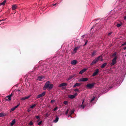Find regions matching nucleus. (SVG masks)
<instances>
[{"label":"nucleus","mask_w":126,"mask_h":126,"mask_svg":"<svg viewBox=\"0 0 126 126\" xmlns=\"http://www.w3.org/2000/svg\"><path fill=\"white\" fill-rule=\"evenodd\" d=\"M53 87V84H51L50 81H47L45 83L43 89L44 90H46L47 89H52Z\"/></svg>","instance_id":"f257e3e1"},{"label":"nucleus","mask_w":126,"mask_h":126,"mask_svg":"<svg viewBox=\"0 0 126 126\" xmlns=\"http://www.w3.org/2000/svg\"><path fill=\"white\" fill-rule=\"evenodd\" d=\"M101 57V56H99L98 57L96 58L92 62L90 65H92L95 64L97 62H98L99 60V59Z\"/></svg>","instance_id":"f03ea898"},{"label":"nucleus","mask_w":126,"mask_h":126,"mask_svg":"<svg viewBox=\"0 0 126 126\" xmlns=\"http://www.w3.org/2000/svg\"><path fill=\"white\" fill-rule=\"evenodd\" d=\"M117 58L116 56L112 60V62L110 63V65L112 66L115 64L116 63V60Z\"/></svg>","instance_id":"7ed1b4c3"},{"label":"nucleus","mask_w":126,"mask_h":126,"mask_svg":"<svg viewBox=\"0 0 126 126\" xmlns=\"http://www.w3.org/2000/svg\"><path fill=\"white\" fill-rule=\"evenodd\" d=\"M95 84V83H92L88 84L87 85L86 87L89 88H92L94 86Z\"/></svg>","instance_id":"20e7f679"},{"label":"nucleus","mask_w":126,"mask_h":126,"mask_svg":"<svg viewBox=\"0 0 126 126\" xmlns=\"http://www.w3.org/2000/svg\"><path fill=\"white\" fill-rule=\"evenodd\" d=\"M45 94L46 92H43L42 93L38 95L37 97V98H39L42 97L44 96L45 95Z\"/></svg>","instance_id":"39448f33"},{"label":"nucleus","mask_w":126,"mask_h":126,"mask_svg":"<svg viewBox=\"0 0 126 126\" xmlns=\"http://www.w3.org/2000/svg\"><path fill=\"white\" fill-rule=\"evenodd\" d=\"M79 47H75L73 51L72 52V54H74L76 53L77 51L80 48Z\"/></svg>","instance_id":"423d86ee"},{"label":"nucleus","mask_w":126,"mask_h":126,"mask_svg":"<svg viewBox=\"0 0 126 126\" xmlns=\"http://www.w3.org/2000/svg\"><path fill=\"white\" fill-rule=\"evenodd\" d=\"M88 79V78H81L80 79L79 81H87Z\"/></svg>","instance_id":"0eeeda50"},{"label":"nucleus","mask_w":126,"mask_h":126,"mask_svg":"<svg viewBox=\"0 0 126 126\" xmlns=\"http://www.w3.org/2000/svg\"><path fill=\"white\" fill-rule=\"evenodd\" d=\"M99 70L98 69H96L95 71L94 72V73L92 75L93 76H94L97 75L99 72Z\"/></svg>","instance_id":"6e6552de"},{"label":"nucleus","mask_w":126,"mask_h":126,"mask_svg":"<svg viewBox=\"0 0 126 126\" xmlns=\"http://www.w3.org/2000/svg\"><path fill=\"white\" fill-rule=\"evenodd\" d=\"M12 95L11 94L10 96H7L5 98L6 100L7 101H10L11 100V96Z\"/></svg>","instance_id":"1a4fd4ad"},{"label":"nucleus","mask_w":126,"mask_h":126,"mask_svg":"<svg viewBox=\"0 0 126 126\" xmlns=\"http://www.w3.org/2000/svg\"><path fill=\"white\" fill-rule=\"evenodd\" d=\"M87 68H85L83 69L79 72V73L80 74H82L83 73L86 71L87 70Z\"/></svg>","instance_id":"9d476101"},{"label":"nucleus","mask_w":126,"mask_h":126,"mask_svg":"<svg viewBox=\"0 0 126 126\" xmlns=\"http://www.w3.org/2000/svg\"><path fill=\"white\" fill-rule=\"evenodd\" d=\"M77 63V61L76 60H73L71 62V64L75 65L76 64V63Z\"/></svg>","instance_id":"9b49d317"},{"label":"nucleus","mask_w":126,"mask_h":126,"mask_svg":"<svg viewBox=\"0 0 126 126\" xmlns=\"http://www.w3.org/2000/svg\"><path fill=\"white\" fill-rule=\"evenodd\" d=\"M67 85V84L66 83H62L59 85V87H61L63 86H66Z\"/></svg>","instance_id":"f8f14e48"},{"label":"nucleus","mask_w":126,"mask_h":126,"mask_svg":"<svg viewBox=\"0 0 126 126\" xmlns=\"http://www.w3.org/2000/svg\"><path fill=\"white\" fill-rule=\"evenodd\" d=\"M30 95H29L27 96H26L24 97H22L21 98V100H25L26 99H28L29 98V97H30Z\"/></svg>","instance_id":"ddd939ff"},{"label":"nucleus","mask_w":126,"mask_h":126,"mask_svg":"<svg viewBox=\"0 0 126 126\" xmlns=\"http://www.w3.org/2000/svg\"><path fill=\"white\" fill-rule=\"evenodd\" d=\"M75 76V75H73L71 76H70L69 78L67 79V81H68L71 79H72L74 76Z\"/></svg>","instance_id":"4468645a"},{"label":"nucleus","mask_w":126,"mask_h":126,"mask_svg":"<svg viewBox=\"0 0 126 126\" xmlns=\"http://www.w3.org/2000/svg\"><path fill=\"white\" fill-rule=\"evenodd\" d=\"M68 97L71 99H73L75 97V96L74 95H68Z\"/></svg>","instance_id":"2eb2a0df"},{"label":"nucleus","mask_w":126,"mask_h":126,"mask_svg":"<svg viewBox=\"0 0 126 126\" xmlns=\"http://www.w3.org/2000/svg\"><path fill=\"white\" fill-rule=\"evenodd\" d=\"M17 7V5H12V8L13 10H15Z\"/></svg>","instance_id":"dca6fc26"},{"label":"nucleus","mask_w":126,"mask_h":126,"mask_svg":"<svg viewBox=\"0 0 126 126\" xmlns=\"http://www.w3.org/2000/svg\"><path fill=\"white\" fill-rule=\"evenodd\" d=\"M84 102V100H83L82 102V105L80 106L79 107L80 108H82L83 109H84L85 107V106L83 105V104Z\"/></svg>","instance_id":"f3484780"},{"label":"nucleus","mask_w":126,"mask_h":126,"mask_svg":"<svg viewBox=\"0 0 126 126\" xmlns=\"http://www.w3.org/2000/svg\"><path fill=\"white\" fill-rule=\"evenodd\" d=\"M81 85L80 83H76L73 86V87H75L77 86H79Z\"/></svg>","instance_id":"a211bd4d"},{"label":"nucleus","mask_w":126,"mask_h":126,"mask_svg":"<svg viewBox=\"0 0 126 126\" xmlns=\"http://www.w3.org/2000/svg\"><path fill=\"white\" fill-rule=\"evenodd\" d=\"M97 51H94L92 54V56L93 57L95 55Z\"/></svg>","instance_id":"6ab92c4d"},{"label":"nucleus","mask_w":126,"mask_h":126,"mask_svg":"<svg viewBox=\"0 0 126 126\" xmlns=\"http://www.w3.org/2000/svg\"><path fill=\"white\" fill-rule=\"evenodd\" d=\"M15 123V119L13 120L12 121V123L11 124V126H13Z\"/></svg>","instance_id":"aec40b11"},{"label":"nucleus","mask_w":126,"mask_h":126,"mask_svg":"<svg viewBox=\"0 0 126 126\" xmlns=\"http://www.w3.org/2000/svg\"><path fill=\"white\" fill-rule=\"evenodd\" d=\"M44 77L42 76H41L38 77V79L39 81H41Z\"/></svg>","instance_id":"412c9836"},{"label":"nucleus","mask_w":126,"mask_h":126,"mask_svg":"<svg viewBox=\"0 0 126 126\" xmlns=\"http://www.w3.org/2000/svg\"><path fill=\"white\" fill-rule=\"evenodd\" d=\"M6 0H4L3 2L1 3L0 4L1 5H4L6 3Z\"/></svg>","instance_id":"4be33fe9"},{"label":"nucleus","mask_w":126,"mask_h":126,"mask_svg":"<svg viewBox=\"0 0 126 126\" xmlns=\"http://www.w3.org/2000/svg\"><path fill=\"white\" fill-rule=\"evenodd\" d=\"M107 64V63H105L104 64H102L101 66V67L102 68H103Z\"/></svg>","instance_id":"5701e85b"},{"label":"nucleus","mask_w":126,"mask_h":126,"mask_svg":"<svg viewBox=\"0 0 126 126\" xmlns=\"http://www.w3.org/2000/svg\"><path fill=\"white\" fill-rule=\"evenodd\" d=\"M122 23H120V24H117V27H119L120 26H121L122 25Z\"/></svg>","instance_id":"b1692460"},{"label":"nucleus","mask_w":126,"mask_h":126,"mask_svg":"<svg viewBox=\"0 0 126 126\" xmlns=\"http://www.w3.org/2000/svg\"><path fill=\"white\" fill-rule=\"evenodd\" d=\"M58 117H56L55 119L54 120V121L56 123L57 122L58 120Z\"/></svg>","instance_id":"393cba45"},{"label":"nucleus","mask_w":126,"mask_h":126,"mask_svg":"<svg viewBox=\"0 0 126 126\" xmlns=\"http://www.w3.org/2000/svg\"><path fill=\"white\" fill-rule=\"evenodd\" d=\"M36 105V104H34V105H32L30 107V108H33Z\"/></svg>","instance_id":"a878e982"},{"label":"nucleus","mask_w":126,"mask_h":126,"mask_svg":"<svg viewBox=\"0 0 126 126\" xmlns=\"http://www.w3.org/2000/svg\"><path fill=\"white\" fill-rule=\"evenodd\" d=\"M74 112V111L73 110H71L70 112V115L69 116H70Z\"/></svg>","instance_id":"bb28decb"},{"label":"nucleus","mask_w":126,"mask_h":126,"mask_svg":"<svg viewBox=\"0 0 126 126\" xmlns=\"http://www.w3.org/2000/svg\"><path fill=\"white\" fill-rule=\"evenodd\" d=\"M68 101H65L63 103H64V104H65V105H67L68 104Z\"/></svg>","instance_id":"cd10ccee"},{"label":"nucleus","mask_w":126,"mask_h":126,"mask_svg":"<svg viewBox=\"0 0 126 126\" xmlns=\"http://www.w3.org/2000/svg\"><path fill=\"white\" fill-rule=\"evenodd\" d=\"M33 124V123L32 122V121H31L29 124V125H32Z\"/></svg>","instance_id":"c85d7f7f"},{"label":"nucleus","mask_w":126,"mask_h":126,"mask_svg":"<svg viewBox=\"0 0 126 126\" xmlns=\"http://www.w3.org/2000/svg\"><path fill=\"white\" fill-rule=\"evenodd\" d=\"M4 116V114L3 113H0V117Z\"/></svg>","instance_id":"c756f323"},{"label":"nucleus","mask_w":126,"mask_h":126,"mask_svg":"<svg viewBox=\"0 0 126 126\" xmlns=\"http://www.w3.org/2000/svg\"><path fill=\"white\" fill-rule=\"evenodd\" d=\"M20 105V103H19L17 106L14 107V108L16 109Z\"/></svg>","instance_id":"7c9ffc66"},{"label":"nucleus","mask_w":126,"mask_h":126,"mask_svg":"<svg viewBox=\"0 0 126 126\" xmlns=\"http://www.w3.org/2000/svg\"><path fill=\"white\" fill-rule=\"evenodd\" d=\"M58 109V107H56L53 110H54V111L56 110H57Z\"/></svg>","instance_id":"2f4dec72"},{"label":"nucleus","mask_w":126,"mask_h":126,"mask_svg":"<svg viewBox=\"0 0 126 126\" xmlns=\"http://www.w3.org/2000/svg\"><path fill=\"white\" fill-rule=\"evenodd\" d=\"M35 117L36 118L38 119L39 120H40V117L39 116H35Z\"/></svg>","instance_id":"473e14b6"},{"label":"nucleus","mask_w":126,"mask_h":126,"mask_svg":"<svg viewBox=\"0 0 126 126\" xmlns=\"http://www.w3.org/2000/svg\"><path fill=\"white\" fill-rule=\"evenodd\" d=\"M45 115L47 117H48L49 115L48 113H47L45 114Z\"/></svg>","instance_id":"72a5a7b5"},{"label":"nucleus","mask_w":126,"mask_h":126,"mask_svg":"<svg viewBox=\"0 0 126 126\" xmlns=\"http://www.w3.org/2000/svg\"><path fill=\"white\" fill-rule=\"evenodd\" d=\"M42 122V121H41L38 123V125H40L41 124Z\"/></svg>","instance_id":"f704fd0d"},{"label":"nucleus","mask_w":126,"mask_h":126,"mask_svg":"<svg viewBox=\"0 0 126 126\" xmlns=\"http://www.w3.org/2000/svg\"><path fill=\"white\" fill-rule=\"evenodd\" d=\"M95 98V97H94L92 99H91V102H92V101H93V100H94Z\"/></svg>","instance_id":"c9c22d12"},{"label":"nucleus","mask_w":126,"mask_h":126,"mask_svg":"<svg viewBox=\"0 0 126 126\" xmlns=\"http://www.w3.org/2000/svg\"><path fill=\"white\" fill-rule=\"evenodd\" d=\"M15 109L14 108V107H13V108H12L11 109V111H14Z\"/></svg>","instance_id":"e433bc0d"},{"label":"nucleus","mask_w":126,"mask_h":126,"mask_svg":"<svg viewBox=\"0 0 126 126\" xmlns=\"http://www.w3.org/2000/svg\"><path fill=\"white\" fill-rule=\"evenodd\" d=\"M69 109H67L66 112V115H67V114H68V111H69Z\"/></svg>","instance_id":"4c0bfd02"},{"label":"nucleus","mask_w":126,"mask_h":126,"mask_svg":"<svg viewBox=\"0 0 126 126\" xmlns=\"http://www.w3.org/2000/svg\"><path fill=\"white\" fill-rule=\"evenodd\" d=\"M126 45V42H125L124 44H122V45H121V46H124V45Z\"/></svg>","instance_id":"58836bf2"},{"label":"nucleus","mask_w":126,"mask_h":126,"mask_svg":"<svg viewBox=\"0 0 126 126\" xmlns=\"http://www.w3.org/2000/svg\"><path fill=\"white\" fill-rule=\"evenodd\" d=\"M101 56V57L100 58L99 60L100 59L101 61H103V59L102 57V56Z\"/></svg>","instance_id":"ea45409f"},{"label":"nucleus","mask_w":126,"mask_h":126,"mask_svg":"<svg viewBox=\"0 0 126 126\" xmlns=\"http://www.w3.org/2000/svg\"><path fill=\"white\" fill-rule=\"evenodd\" d=\"M74 91L75 92H77V91L78 92V91H79V90L78 89H75Z\"/></svg>","instance_id":"a19ab883"},{"label":"nucleus","mask_w":126,"mask_h":126,"mask_svg":"<svg viewBox=\"0 0 126 126\" xmlns=\"http://www.w3.org/2000/svg\"><path fill=\"white\" fill-rule=\"evenodd\" d=\"M77 93H75V94L74 95V96H75V97L77 95Z\"/></svg>","instance_id":"79ce46f5"},{"label":"nucleus","mask_w":126,"mask_h":126,"mask_svg":"<svg viewBox=\"0 0 126 126\" xmlns=\"http://www.w3.org/2000/svg\"><path fill=\"white\" fill-rule=\"evenodd\" d=\"M55 101L54 100H51V103H52L53 102H54Z\"/></svg>","instance_id":"37998d69"},{"label":"nucleus","mask_w":126,"mask_h":126,"mask_svg":"<svg viewBox=\"0 0 126 126\" xmlns=\"http://www.w3.org/2000/svg\"><path fill=\"white\" fill-rule=\"evenodd\" d=\"M116 53H115L113 54V56H116Z\"/></svg>","instance_id":"c03bdc74"},{"label":"nucleus","mask_w":126,"mask_h":126,"mask_svg":"<svg viewBox=\"0 0 126 126\" xmlns=\"http://www.w3.org/2000/svg\"><path fill=\"white\" fill-rule=\"evenodd\" d=\"M112 33V32H110L108 34V35L109 36H110V35Z\"/></svg>","instance_id":"a18cd8bd"},{"label":"nucleus","mask_w":126,"mask_h":126,"mask_svg":"<svg viewBox=\"0 0 126 126\" xmlns=\"http://www.w3.org/2000/svg\"><path fill=\"white\" fill-rule=\"evenodd\" d=\"M124 19H125V20L126 19V16H125L124 17Z\"/></svg>","instance_id":"49530a36"},{"label":"nucleus","mask_w":126,"mask_h":126,"mask_svg":"<svg viewBox=\"0 0 126 126\" xmlns=\"http://www.w3.org/2000/svg\"><path fill=\"white\" fill-rule=\"evenodd\" d=\"M124 49L125 50L126 49V47H125L124 48Z\"/></svg>","instance_id":"de8ad7c7"},{"label":"nucleus","mask_w":126,"mask_h":126,"mask_svg":"<svg viewBox=\"0 0 126 126\" xmlns=\"http://www.w3.org/2000/svg\"><path fill=\"white\" fill-rule=\"evenodd\" d=\"M27 111L28 112H29L30 111V110H28Z\"/></svg>","instance_id":"09e8293b"},{"label":"nucleus","mask_w":126,"mask_h":126,"mask_svg":"<svg viewBox=\"0 0 126 126\" xmlns=\"http://www.w3.org/2000/svg\"><path fill=\"white\" fill-rule=\"evenodd\" d=\"M56 4H54L53 5V6H54V5H56Z\"/></svg>","instance_id":"8fccbe9b"},{"label":"nucleus","mask_w":126,"mask_h":126,"mask_svg":"<svg viewBox=\"0 0 126 126\" xmlns=\"http://www.w3.org/2000/svg\"><path fill=\"white\" fill-rule=\"evenodd\" d=\"M40 120H39V119H38V120L37 121V122L39 121Z\"/></svg>","instance_id":"3c124183"},{"label":"nucleus","mask_w":126,"mask_h":126,"mask_svg":"<svg viewBox=\"0 0 126 126\" xmlns=\"http://www.w3.org/2000/svg\"><path fill=\"white\" fill-rule=\"evenodd\" d=\"M87 43V42H86L85 43V44L84 45H86V44Z\"/></svg>","instance_id":"603ef678"},{"label":"nucleus","mask_w":126,"mask_h":126,"mask_svg":"<svg viewBox=\"0 0 126 126\" xmlns=\"http://www.w3.org/2000/svg\"><path fill=\"white\" fill-rule=\"evenodd\" d=\"M125 56L126 57V55H125Z\"/></svg>","instance_id":"864d4df0"}]
</instances>
